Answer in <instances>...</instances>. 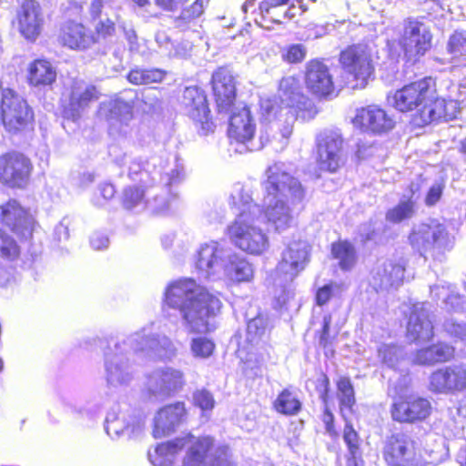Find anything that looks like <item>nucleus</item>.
Segmentation results:
<instances>
[{
    "mask_svg": "<svg viewBox=\"0 0 466 466\" xmlns=\"http://www.w3.org/2000/svg\"><path fill=\"white\" fill-rule=\"evenodd\" d=\"M60 41L71 49H86L96 39L82 24L68 21L61 28Z\"/></svg>",
    "mask_w": 466,
    "mask_h": 466,
    "instance_id": "36",
    "label": "nucleus"
},
{
    "mask_svg": "<svg viewBox=\"0 0 466 466\" xmlns=\"http://www.w3.org/2000/svg\"><path fill=\"white\" fill-rule=\"evenodd\" d=\"M427 306L426 303L413 306L407 326V334L411 340L424 342L433 337V325Z\"/></svg>",
    "mask_w": 466,
    "mask_h": 466,
    "instance_id": "31",
    "label": "nucleus"
},
{
    "mask_svg": "<svg viewBox=\"0 0 466 466\" xmlns=\"http://www.w3.org/2000/svg\"><path fill=\"white\" fill-rule=\"evenodd\" d=\"M204 11L202 0H196L188 8L184 9L181 15L175 19L176 26L184 29L191 20L198 17Z\"/></svg>",
    "mask_w": 466,
    "mask_h": 466,
    "instance_id": "51",
    "label": "nucleus"
},
{
    "mask_svg": "<svg viewBox=\"0 0 466 466\" xmlns=\"http://www.w3.org/2000/svg\"><path fill=\"white\" fill-rule=\"evenodd\" d=\"M228 254L217 241L205 243L198 252L196 268L205 278L220 275Z\"/></svg>",
    "mask_w": 466,
    "mask_h": 466,
    "instance_id": "23",
    "label": "nucleus"
},
{
    "mask_svg": "<svg viewBox=\"0 0 466 466\" xmlns=\"http://www.w3.org/2000/svg\"><path fill=\"white\" fill-rule=\"evenodd\" d=\"M212 85L218 109L228 111L236 97V84L232 73L228 68H218L212 76Z\"/></svg>",
    "mask_w": 466,
    "mask_h": 466,
    "instance_id": "32",
    "label": "nucleus"
},
{
    "mask_svg": "<svg viewBox=\"0 0 466 466\" xmlns=\"http://www.w3.org/2000/svg\"><path fill=\"white\" fill-rule=\"evenodd\" d=\"M332 255L342 269H350L356 261L355 249L349 242H338L332 245Z\"/></svg>",
    "mask_w": 466,
    "mask_h": 466,
    "instance_id": "43",
    "label": "nucleus"
},
{
    "mask_svg": "<svg viewBox=\"0 0 466 466\" xmlns=\"http://www.w3.org/2000/svg\"><path fill=\"white\" fill-rule=\"evenodd\" d=\"M128 347L134 352H143L149 358L160 360H171L177 354L174 342L166 335L151 334L143 329L129 335Z\"/></svg>",
    "mask_w": 466,
    "mask_h": 466,
    "instance_id": "11",
    "label": "nucleus"
},
{
    "mask_svg": "<svg viewBox=\"0 0 466 466\" xmlns=\"http://www.w3.org/2000/svg\"><path fill=\"white\" fill-rule=\"evenodd\" d=\"M106 431L112 440L139 437L145 429V418L132 409L111 410L106 419Z\"/></svg>",
    "mask_w": 466,
    "mask_h": 466,
    "instance_id": "14",
    "label": "nucleus"
},
{
    "mask_svg": "<svg viewBox=\"0 0 466 466\" xmlns=\"http://www.w3.org/2000/svg\"><path fill=\"white\" fill-rule=\"evenodd\" d=\"M274 407L278 412L293 415L299 411L301 403L294 392L286 389L276 399Z\"/></svg>",
    "mask_w": 466,
    "mask_h": 466,
    "instance_id": "42",
    "label": "nucleus"
},
{
    "mask_svg": "<svg viewBox=\"0 0 466 466\" xmlns=\"http://www.w3.org/2000/svg\"><path fill=\"white\" fill-rule=\"evenodd\" d=\"M461 109V102L436 98L434 94L431 104L425 107L421 114V119L417 123L419 127H422L442 117L446 120L452 119L457 116Z\"/></svg>",
    "mask_w": 466,
    "mask_h": 466,
    "instance_id": "35",
    "label": "nucleus"
},
{
    "mask_svg": "<svg viewBox=\"0 0 466 466\" xmlns=\"http://www.w3.org/2000/svg\"><path fill=\"white\" fill-rule=\"evenodd\" d=\"M268 329V320L263 316H257L250 319L247 325V335L246 341L250 344L251 348L246 357L247 361H252L253 357L257 354L254 350H258L257 347L263 342V338L266 335Z\"/></svg>",
    "mask_w": 466,
    "mask_h": 466,
    "instance_id": "40",
    "label": "nucleus"
},
{
    "mask_svg": "<svg viewBox=\"0 0 466 466\" xmlns=\"http://www.w3.org/2000/svg\"><path fill=\"white\" fill-rule=\"evenodd\" d=\"M431 35L427 27L418 21H408L404 25L400 45L409 60L416 61L430 48Z\"/></svg>",
    "mask_w": 466,
    "mask_h": 466,
    "instance_id": "18",
    "label": "nucleus"
},
{
    "mask_svg": "<svg viewBox=\"0 0 466 466\" xmlns=\"http://www.w3.org/2000/svg\"><path fill=\"white\" fill-rule=\"evenodd\" d=\"M71 219L64 218L55 228V237L58 241L66 240L69 238V227Z\"/></svg>",
    "mask_w": 466,
    "mask_h": 466,
    "instance_id": "61",
    "label": "nucleus"
},
{
    "mask_svg": "<svg viewBox=\"0 0 466 466\" xmlns=\"http://www.w3.org/2000/svg\"><path fill=\"white\" fill-rule=\"evenodd\" d=\"M409 241L425 259L442 262L455 244V238L447 227L437 221L421 223L413 227Z\"/></svg>",
    "mask_w": 466,
    "mask_h": 466,
    "instance_id": "7",
    "label": "nucleus"
},
{
    "mask_svg": "<svg viewBox=\"0 0 466 466\" xmlns=\"http://www.w3.org/2000/svg\"><path fill=\"white\" fill-rule=\"evenodd\" d=\"M30 173L29 160L18 153L0 157V180L11 187H22Z\"/></svg>",
    "mask_w": 466,
    "mask_h": 466,
    "instance_id": "21",
    "label": "nucleus"
},
{
    "mask_svg": "<svg viewBox=\"0 0 466 466\" xmlns=\"http://www.w3.org/2000/svg\"><path fill=\"white\" fill-rule=\"evenodd\" d=\"M337 398L340 409H351L355 404V394L351 381L347 377H340L337 380Z\"/></svg>",
    "mask_w": 466,
    "mask_h": 466,
    "instance_id": "46",
    "label": "nucleus"
},
{
    "mask_svg": "<svg viewBox=\"0 0 466 466\" xmlns=\"http://www.w3.org/2000/svg\"><path fill=\"white\" fill-rule=\"evenodd\" d=\"M278 98L280 105L271 99L260 102L261 120L273 123L279 129L281 137L288 139L293 131L298 111L305 105L299 80L295 76L283 77L279 83Z\"/></svg>",
    "mask_w": 466,
    "mask_h": 466,
    "instance_id": "6",
    "label": "nucleus"
},
{
    "mask_svg": "<svg viewBox=\"0 0 466 466\" xmlns=\"http://www.w3.org/2000/svg\"><path fill=\"white\" fill-rule=\"evenodd\" d=\"M187 418L184 402H175L159 409L154 417L153 435L161 438L172 433Z\"/></svg>",
    "mask_w": 466,
    "mask_h": 466,
    "instance_id": "27",
    "label": "nucleus"
},
{
    "mask_svg": "<svg viewBox=\"0 0 466 466\" xmlns=\"http://www.w3.org/2000/svg\"><path fill=\"white\" fill-rule=\"evenodd\" d=\"M274 282L277 287L280 288L279 293L276 291L274 306L276 309H281L287 306L291 299H293L294 292L291 289V283L285 282L283 278L275 276Z\"/></svg>",
    "mask_w": 466,
    "mask_h": 466,
    "instance_id": "52",
    "label": "nucleus"
},
{
    "mask_svg": "<svg viewBox=\"0 0 466 466\" xmlns=\"http://www.w3.org/2000/svg\"><path fill=\"white\" fill-rule=\"evenodd\" d=\"M447 51L453 58L466 56V31H456L451 35Z\"/></svg>",
    "mask_w": 466,
    "mask_h": 466,
    "instance_id": "50",
    "label": "nucleus"
},
{
    "mask_svg": "<svg viewBox=\"0 0 466 466\" xmlns=\"http://www.w3.org/2000/svg\"><path fill=\"white\" fill-rule=\"evenodd\" d=\"M182 104L190 118L200 123L203 129H210L211 123L208 121L209 109L207 97L200 88L187 87L183 93Z\"/></svg>",
    "mask_w": 466,
    "mask_h": 466,
    "instance_id": "33",
    "label": "nucleus"
},
{
    "mask_svg": "<svg viewBox=\"0 0 466 466\" xmlns=\"http://www.w3.org/2000/svg\"><path fill=\"white\" fill-rule=\"evenodd\" d=\"M307 48L301 44H293L281 52V57L284 61L289 64L300 63L307 56Z\"/></svg>",
    "mask_w": 466,
    "mask_h": 466,
    "instance_id": "55",
    "label": "nucleus"
},
{
    "mask_svg": "<svg viewBox=\"0 0 466 466\" xmlns=\"http://www.w3.org/2000/svg\"><path fill=\"white\" fill-rule=\"evenodd\" d=\"M413 214L414 201L411 199L401 200L396 207L387 212L386 219L392 223H400L404 219L410 218Z\"/></svg>",
    "mask_w": 466,
    "mask_h": 466,
    "instance_id": "48",
    "label": "nucleus"
},
{
    "mask_svg": "<svg viewBox=\"0 0 466 466\" xmlns=\"http://www.w3.org/2000/svg\"><path fill=\"white\" fill-rule=\"evenodd\" d=\"M152 193L147 197V208H149L152 212L161 213L168 208L169 203L166 197L160 195L157 189L152 187Z\"/></svg>",
    "mask_w": 466,
    "mask_h": 466,
    "instance_id": "57",
    "label": "nucleus"
},
{
    "mask_svg": "<svg viewBox=\"0 0 466 466\" xmlns=\"http://www.w3.org/2000/svg\"><path fill=\"white\" fill-rule=\"evenodd\" d=\"M166 303L178 309L185 328L189 333H206L210 330L209 320L220 310V299L198 285L191 279H179L168 286Z\"/></svg>",
    "mask_w": 466,
    "mask_h": 466,
    "instance_id": "2",
    "label": "nucleus"
},
{
    "mask_svg": "<svg viewBox=\"0 0 466 466\" xmlns=\"http://www.w3.org/2000/svg\"><path fill=\"white\" fill-rule=\"evenodd\" d=\"M401 356V350L395 345L383 344L378 348V357L388 367H394Z\"/></svg>",
    "mask_w": 466,
    "mask_h": 466,
    "instance_id": "53",
    "label": "nucleus"
},
{
    "mask_svg": "<svg viewBox=\"0 0 466 466\" xmlns=\"http://www.w3.org/2000/svg\"><path fill=\"white\" fill-rule=\"evenodd\" d=\"M431 405L427 399L410 396L395 401L391 408L393 420L400 422H415L425 420L431 413Z\"/></svg>",
    "mask_w": 466,
    "mask_h": 466,
    "instance_id": "28",
    "label": "nucleus"
},
{
    "mask_svg": "<svg viewBox=\"0 0 466 466\" xmlns=\"http://www.w3.org/2000/svg\"><path fill=\"white\" fill-rule=\"evenodd\" d=\"M404 270L400 263L390 260L380 262L372 270L370 283L376 289H396L402 283Z\"/></svg>",
    "mask_w": 466,
    "mask_h": 466,
    "instance_id": "34",
    "label": "nucleus"
},
{
    "mask_svg": "<svg viewBox=\"0 0 466 466\" xmlns=\"http://www.w3.org/2000/svg\"><path fill=\"white\" fill-rule=\"evenodd\" d=\"M430 390L441 393L466 391V366L451 365L437 370L430 377Z\"/></svg>",
    "mask_w": 466,
    "mask_h": 466,
    "instance_id": "22",
    "label": "nucleus"
},
{
    "mask_svg": "<svg viewBox=\"0 0 466 466\" xmlns=\"http://www.w3.org/2000/svg\"><path fill=\"white\" fill-rule=\"evenodd\" d=\"M135 102L122 96H115L99 105L98 115L108 122V132L114 137H130V122L134 118Z\"/></svg>",
    "mask_w": 466,
    "mask_h": 466,
    "instance_id": "9",
    "label": "nucleus"
},
{
    "mask_svg": "<svg viewBox=\"0 0 466 466\" xmlns=\"http://www.w3.org/2000/svg\"><path fill=\"white\" fill-rule=\"evenodd\" d=\"M1 119L7 132L17 133L33 122L34 112L24 97L11 89H5L2 93Z\"/></svg>",
    "mask_w": 466,
    "mask_h": 466,
    "instance_id": "10",
    "label": "nucleus"
},
{
    "mask_svg": "<svg viewBox=\"0 0 466 466\" xmlns=\"http://www.w3.org/2000/svg\"><path fill=\"white\" fill-rule=\"evenodd\" d=\"M231 198L232 204L239 213L228 228L230 239L247 253L252 255L264 253L269 247V241L267 234L260 228L262 223L260 207L254 204L248 193L242 189H238Z\"/></svg>",
    "mask_w": 466,
    "mask_h": 466,
    "instance_id": "4",
    "label": "nucleus"
},
{
    "mask_svg": "<svg viewBox=\"0 0 466 466\" xmlns=\"http://www.w3.org/2000/svg\"><path fill=\"white\" fill-rule=\"evenodd\" d=\"M289 3V0H260L258 4L259 14L261 16L260 25L268 27L263 25V22L268 21L275 24H281L285 22V9Z\"/></svg>",
    "mask_w": 466,
    "mask_h": 466,
    "instance_id": "41",
    "label": "nucleus"
},
{
    "mask_svg": "<svg viewBox=\"0 0 466 466\" xmlns=\"http://www.w3.org/2000/svg\"><path fill=\"white\" fill-rule=\"evenodd\" d=\"M0 220L23 237L31 235L35 223L33 216L16 200L0 206Z\"/></svg>",
    "mask_w": 466,
    "mask_h": 466,
    "instance_id": "26",
    "label": "nucleus"
},
{
    "mask_svg": "<svg viewBox=\"0 0 466 466\" xmlns=\"http://www.w3.org/2000/svg\"><path fill=\"white\" fill-rule=\"evenodd\" d=\"M445 329L451 336H454L461 340L466 339V325L456 323L453 321H447L444 325Z\"/></svg>",
    "mask_w": 466,
    "mask_h": 466,
    "instance_id": "60",
    "label": "nucleus"
},
{
    "mask_svg": "<svg viewBox=\"0 0 466 466\" xmlns=\"http://www.w3.org/2000/svg\"><path fill=\"white\" fill-rule=\"evenodd\" d=\"M18 30L26 39L34 41L41 34L45 16L38 2L25 1L17 12Z\"/></svg>",
    "mask_w": 466,
    "mask_h": 466,
    "instance_id": "25",
    "label": "nucleus"
},
{
    "mask_svg": "<svg viewBox=\"0 0 466 466\" xmlns=\"http://www.w3.org/2000/svg\"><path fill=\"white\" fill-rule=\"evenodd\" d=\"M134 352L128 347L127 339L116 343L115 350L106 357V377L109 386L114 388L128 386L134 379V373L127 358Z\"/></svg>",
    "mask_w": 466,
    "mask_h": 466,
    "instance_id": "15",
    "label": "nucleus"
},
{
    "mask_svg": "<svg viewBox=\"0 0 466 466\" xmlns=\"http://www.w3.org/2000/svg\"><path fill=\"white\" fill-rule=\"evenodd\" d=\"M139 176L140 185H132L123 190L122 204L127 209L143 210L147 208V197L152 193L151 187L147 184L148 174L140 169L139 164H134V168L130 167L129 176Z\"/></svg>",
    "mask_w": 466,
    "mask_h": 466,
    "instance_id": "30",
    "label": "nucleus"
},
{
    "mask_svg": "<svg viewBox=\"0 0 466 466\" xmlns=\"http://www.w3.org/2000/svg\"><path fill=\"white\" fill-rule=\"evenodd\" d=\"M317 146V160L321 169L334 172L343 164V138L338 130L321 132Z\"/></svg>",
    "mask_w": 466,
    "mask_h": 466,
    "instance_id": "16",
    "label": "nucleus"
},
{
    "mask_svg": "<svg viewBox=\"0 0 466 466\" xmlns=\"http://www.w3.org/2000/svg\"><path fill=\"white\" fill-rule=\"evenodd\" d=\"M99 96L100 93L95 86L81 79H74L70 86L66 115L73 120L79 118L90 103L96 101Z\"/></svg>",
    "mask_w": 466,
    "mask_h": 466,
    "instance_id": "24",
    "label": "nucleus"
},
{
    "mask_svg": "<svg viewBox=\"0 0 466 466\" xmlns=\"http://www.w3.org/2000/svg\"><path fill=\"white\" fill-rule=\"evenodd\" d=\"M185 385L184 372L171 366L159 367L147 376L146 392L155 400L167 399Z\"/></svg>",
    "mask_w": 466,
    "mask_h": 466,
    "instance_id": "13",
    "label": "nucleus"
},
{
    "mask_svg": "<svg viewBox=\"0 0 466 466\" xmlns=\"http://www.w3.org/2000/svg\"><path fill=\"white\" fill-rule=\"evenodd\" d=\"M256 131V125L248 106L236 108L229 119L228 137L231 144L236 143L235 150L239 153L252 151L249 144L252 143Z\"/></svg>",
    "mask_w": 466,
    "mask_h": 466,
    "instance_id": "17",
    "label": "nucleus"
},
{
    "mask_svg": "<svg viewBox=\"0 0 466 466\" xmlns=\"http://www.w3.org/2000/svg\"><path fill=\"white\" fill-rule=\"evenodd\" d=\"M343 440L348 446L351 459L356 460L360 457V438L351 425L346 424L343 431Z\"/></svg>",
    "mask_w": 466,
    "mask_h": 466,
    "instance_id": "54",
    "label": "nucleus"
},
{
    "mask_svg": "<svg viewBox=\"0 0 466 466\" xmlns=\"http://www.w3.org/2000/svg\"><path fill=\"white\" fill-rule=\"evenodd\" d=\"M339 61L344 70L351 77L349 80L352 88H364L373 76L370 51L363 46H354L340 54Z\"/></svg>",
    "mask_w": 466,
    "mask_h": 466,
    "instance_id": "12",
    "label": "nucleus"
},
{
    "mask_svg": "<svg viewBox=\"0 0 466 466\" xmlns=\"http://www.w3.org/2000/svg\"><path fill=\"white\" fill-rule=\"evenodd\" d=\"M352 123L362 132L372 134L387 133L394 127V120L375 105L357 109Z\"/></svg>",
    "mask_w": 466,
    "mask_h": 466,
    "instance_id": "20",
    "label": "nucleus"
},
{
    "mask_svg": "<svg viewBox=\"0 0 466 466\" xmlns=\"http://www.w3.org/2000/svg\"><path fill=\"white\" fill-rule=\"evenodd\" d=\"M449 457V449L442 438L429 435L422 450H417L414 441L404 433L387 438L383 458L389 466L437 465Z\"/></svg>",
    "mask_w": 466,
    "mask_h": 466,
    "instance_id": "5",
    "label": "nucleus"
},
{
    "mask_svg": "<svg viewBox=\"0 0 466 466\" xmlns=\"http://www.w3.org/2000/svg\"><path fill=\"white\" fill-rule=\"evenodd\" d=\"M165 73L159 69H133L129 72L127 79L134 85H148L163 80Z\"/></svg>",
    "mask_w": 466,
    "mask_h": 466,
    "instance_id": "45",
    "label": "nucleus"
},
{
    "mask_svg": "<svg viewBox=\"0 0 466 466\" xmlns=\"http://www.w3.org/2000/svg\"><path fill=\"white\" fill-rule=\"evenodd\" d=\"M27 78L34 86H50L56 79V71L49 61L37 59L28 66Z\"/></svg>",
    "mask_w": 466,
    "mask_h": 466,
    "instance_id": "38",
    "label": "nucleus"
},
{
    "mask_svg": "<svg viewBox=\"0 0 466 466\" xmlns=\"http://www.w3.org/2000/svg\"><path fill=\"white\" fill-rule=\"evenodd\" d=\"M155 40L158 46L170 57L182 56L185 55L178 46H175L165 31H157Z\"/></svg>",
    "mask_w": 466,
    "mask_h": 466,
    "instance_id": "56",
    "label": "nucleus"
},
{
    "mask_svg": "<svg viewBox=\"0 0 466 466\" xmlns=\"http://www.w3.org/2000/svg\"><path fill=\"white\" fill-rule=\"evenodd\" d=\"M308 258L309 246L306 242L290 243L282 253V258L276 268L275 276L283 278L287 283H291L305 268Z\"/></svg>",
    "mask_w": 466,
    "mask_h": 466,
    "instance_id": "19",
    "label": "nucleus"
},
{
    "mask_svg": "<svg viewBox=\"0 0 466 466\" xmlns=\"http://www.w3.org/2000/svg\"><path fill=\"white\" fill-rule=\"evenodd\" d=\"M96 30L98 36L106 37L114 33L115 25L111 20L106 19L96 25Z\"/></svg>",
    "mask_w": 466,
    "mask_h": 466,
    "instance_id": "64",
    "label": "nucleus"
},
{
    "mask_svg": "<svg viewBox=\"0 0 466 466\" xmlns=\"http://www.w3.org/2000/svg\"><path fill=\"white\" fill-rule=\"evenodd\" d=\"M183 448H187L183 466H233L228 446H215L212 437L190 433L157 445L148 451V459L154 466H171L176 454Z\"/></svg>",
    "mask_w": 466,
    "mask_h": 466,
    "instance_id": "3",
    "label": "nucleus"
},
{
    "mask_svg": "<svg viewBox=\"0 0 466 466\" xmlns=\"http://www.w3.org/2000/svg\"><path fill=\"white\" fill-rule=\"evenodd\" d=\"M307 88L319 96H327L334 91L332 76L329 67L319 60H310L306 66Z\"/></svg>",
    "mask_w": 466,
    "mask_h": 466,
    "instance_id": "29",
    "label": "nucleus"
},
{
    "mask_svg": "<svg viewBox=\"0 0 466 466\" xmlns=\"http://www.w3.org/2000/svg\"><path fill=\"white\" fill-rule=\"evenodd\" d=\"M453 353L452 347L444 343H438L418 350L414 354L412 361L420 365H432L449 360Z\"/></svg>",
    "mask_w": 466,
    "mask_h": 466,
    "instance_id": "39",
    "label": "nucleus"
},
{
    "mask_svg": "<svg viewBox=\"0 0 466 466\" xmlns=\"http://www.w3.org/2000/svg\"><path fill=\"white\" fill-rule=\"evenodd\" d=\"M215 350V343L206 337H196L190 341V351L193 357L207 359Z\"/></svg>",
    "mask_w": 466,
    "mask_h": 466,
    "instance_id": "49",
    "label": "nucleus"
},
{
    "mask_svg": "<svg viewBox=\"0 0 466 466\" xmlns=\"http://www.w3.org/2000/svg\"><path fill=\"white\" fill-rule=\"evenodd\" d=\"M339 289V287L334 283H330L320 288L316 295L318 305L322 306L326 304L329 300L330 297L335 293V291H338Z\"/></svg>",
    "mask_w": 466,
    "mask_h": 466,
    "instance_id": "59",
    "label": "nucleus"
},
{
    "mask_svg": "<svg viewBox=\"0 0 466 466\" xmlns=\"http://www.w3.org/2000/svg\"><path fill=\"white\" fill-rule=\"evenodd\" d=\"M193 401L203 412L210 411L215 406L212 394L206 390H198L193 394Z\"/></svg>",
    "mask_w": 466,
    "mask_h": 466,
    "instance_id": "58",
    "label": "nucleus"
},
{
    "mask_svg": "<svg viewBox=\"0 0 466 466\" xmlns=\"http://www.w3.org/2000/svg\"><path fill=\"white\" fill-rule=\"evenodd\" d=\"M20 247L9 233L0 228V257L15 260L20 255Z\"/></svg>",
    "mask_w": 466,
    "mask_h": 466,
    "instance_id": "47",
    "label": "nucleus"
},
{
    "mask_svg": "<svg viewBox=\"0 0 466 466\" xmlns=\"http://www.w3.org/2000/svg\"><path fill=\"white\" fill-rule=\"evenodd\" d=\"M221 274L232 282H248L253 279L254 269L245 258L229 252Z\"/></svg>",
    "mask_w": 466,
    "mask_h": 466,
    "instance_id": "37",
    "label": "nucleus"
},
{
    "mask_svg": "<svg viewBox=\"0 0 466 466\" xmlns=\"http://www.w3.org/2000/svg\"><path fill=\"white\" fill-rule=\"evenodd\" d=\"M109 245L108 238L100 232H95L90 237V246L95 250L105 249Z\"/></svg>",
    "mask_w": 466,
    "mask_h": 466,
    "instance_id": "62",
    "label": "nucleus"
},
{
    "mask_svg": "<svg viewBox=\"0 0 466 466\" xmlns=\"http://www.w3.org/2000/svg\"><path fill=\"white\" fill-rule=\"evenodd\" d=\"M431 294L437 299H443L449 310L460 311L464 308L462 299L456 293H450L449 289L445 286L435 285L431 287Z\"/></svg>",
    "mask_w": 466,
    "mask_h": 466,
    "instance_id": "44",
    "label": "nucleus"
},
{
    "mask_svg": "<svg viewBox=\"0 0 466 466\" xmlns=\"http://www.w3.org/2000/svg\"><path fill=\"white\" fill-rule=\"evenodd\" d=\"M443 186L440 183H436L432 185V187L430 188L426 198L425 203L427 206H433L435 205L441 198L442 195Z\"/></svg>",
    "mask_w": 466,
    "mask_h": 466,
    "instance_id": "63",
    "label": "nucleus"
},
{
    "mask_svg": "<svg viewBox=\"0 0 466 466\" xmlns=\"http://www.w3.org/2000/svg\"><path fill=\"white\" fill-rule=\"evenodd\" d=\"M266 179L261 183L264 196L262 198V221L267 219L274 229L282 232L293 223V209L284 198L291 203L300 202L304 190L299 181L292 177L283 163H275L265 171Z\"/></svg>",
    "mask_w": 466,
    "mask_h": 466,
    "instance_id": "1",
    "label": "nucleus"
},
{
    "mask_svg": "<svg viewBox=\"0 0 466 466\" xmlns=\"http://www.w3.org/2000/svg\"><path fill=\"white\" fill-rule=\"evenodd\" d=\"M435 94L434 81L431 77H425L403 86L395 92L392 97V105L401 112L416 109L413 116L414 125L419 127L422 111L432 102Z\"/></svg>",
    "mask_w": 466,
    "mask_h": 466,
    "instance_id": "8",
    "label": "nucleus"
}]
</instances>
